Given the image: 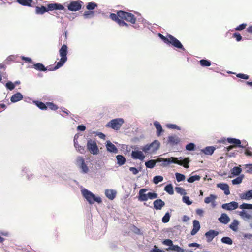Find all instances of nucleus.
Masks as SVG:
<instances>
[{"instance_id":"1","label":"nucleus","mask_w":252,"mask_h":252,"mask_svg":"<svg viewBox=\"0 0 252 252\" xmlns=\"http://www.w3.org/2000/svg\"><path fill=\"white\" fill-rule=\"evenodd\" d=\"M109 17L121 27L128 26V24L124 20L131 24H135L136 21V18L132 13L123 10L118 11L117 14L111 13Z\"/></svg>"},{"instance_id":"2","label":"nucleus","mask_w":252,"mask_h":252,"mask_svg":"<svg viewBox=\"0 0 252 252\" xmlns=\"http://www.w3.org/2000/svg\"><path fill=\"white\" fill-rule=\"evenodd\" d=\"M179 158L180 159L178 160V158L175 157H171L165 159L163 158H158L156 161L151 159L146 162L145 165L147 168H153L155 166L157 162H161L163 161L165 162H167L168 164L174 163L179 165L183 166L186 168H189V163L190 161L189 158H186L183 160L182 159V157H180Z\"/></svg>"},{"instance_id":"3","label":"nucleus","mask_w":252,"mask_h":252,"mask_svg":"<svg viewBox=\"0 0 252 252\" xmlns=\"http://www.w3.org/2000/svg\"><path fill=\"white\" fill-rule=\"evenodd\" d=\"M81 192L83 197L87 200L89 204H92L95 202H96L98 203L102 202V200L100 197H96L94 194L87 189H82Z\"/></svg>"},{"instance_id":"4","label":"nucleus","mask_w":252,"mask_h":252,"mask_svg":"<svg viewBox=\"0 0 252 252\" xmlns=\"http://www.w3.org/2000/svg\"><path fill=\"white\" fill-rule=\"evenodd\" d=\"M148 190L146 189H142L139 191V195L138 197V200L140 201H147L149 198L150 199H153L158 197V194L154 192H149L147 194H145Z\"/></svg>"},{"instance_id":"5","label":"nucleus","mask_w":252,"mask_h":252,"mask_svg":"<svg viewBox=\"0 0 252 252\" xmlns=\"http://www.w3.org/2000/svg\"><path fill=\"white\" fill-rule=\"evenodd\" d=\"M124 123V121L122 118L114 119L108 122L106 126L115 130H119Z\"/></svg>"},{"instance_id":"6","label":"nucleus","mask_w":252,"mask_h":252,"mask_svg":"<svg viewBox=\"0 0 252 252\" xmlns=\"http://www.w3.org/2000/svg\"><path fill=\"white\" fill-rule=\"evenodd\" d=\"M67 46L63 44L59 50L60 55L61 57L60 61L58 62V66H62L67 61Z\"/></svg>"},{"instance_id":"7","label":"nucleus","mask_w":252,"mask_h":252,"mask_svg":"<svg viewBox=\"0 0 252 252\" xmlns=\"http://www.w3.org/2000/svg\"><path fill=\"white\" fill-rule=\"evenodd\" d=\"M87 148L92 154L97 155L99 153V149L96 142L92 139L88 140Z\"/></svg>"},{"instance_id":"8","label":"nucleus","mask_w":252,"mask_h":252,"mask_svg":"<svg viewBox=\"0 0 252 252\" xmlns=\"http://www.w3.org/2000/svg\"><path fill=\"white\" fill-rule=\"evenodd\" d=\"M166 44L171 45L178 49H182L183 50H185L184 47L180 41L170 34H168V39Z\"/></svg>"},{"instance_id":"9","label":"nucleus","mask_w":252,"mask_h":252,"mask_svg":"<svg viewBox=\"0 0 252 252\" xmlns=\"http://www.w3.org/2000/svg\"><path fill=\"white\" fill-rule=\"evenodd\" d=\"M83 2L81 1H72L68 5V9L71 11H78L81 9Z\"/></svg>"},{"instance_id":"10","label":"nucleus","mask_w":252,"mask_h":252,"mask_svg":"<svg viewBox=\"0 0 252 252\" xmlns=\"http://www.w3.org/2000/svg\"><path fill=\"white\" fill-rule=\"evenodd\" d=\"M76 162L78 166L81 169L82 173H87L88 172L89 168L82 157L79 156L77 157Z\"/></svg>"},{"instance_id":"11","label":"nucleus","mask_w":252,"mask_h":252,"mask_svg":"<svg viewBox=\"0 0 252 252\" xmlns=\"http://www.w3.org/2000/svg\"><path fill=\"white\" fill-rule=\"evenodd\" d=\"M227 141L228 143L232 144L234 145L235 146L239 148H246V146L248 145V143L246 141L243 142V143L245 144V145L241 144V140L236 138H228Z\"/></svg>"},{"instance_id":"12","label":"nucleus","mask_w":252,"mask_h":252,"mask_svg":"<svg viewBox=\"0 0 252 252\" xmlns=\"http://www.w3.org/2000/svg\"><path fill=\"white\" fill-rule=\"evenodd\" d=\"M238 214L244 221L249 223L252 222V213L250 214L247 211L242 210L238 212Z\"/></svg>"},{"instance_id":"13","label":"nucleus","mask_w":252,"mask_h":252,"mask_svg":"<svg viewBox=\"0 0 252 252\" xmlns=\"http://www.w3.org/2000/svg\"><path fill=\"white\" fill-rule=\"evenodd\" d=\"M239 207L238 203L235 201H232L228 203H224L221 205V208L227 211H232Z\"/></svg>"},{"instance_id":"14","label":"nucleus","mask_w":252,"mask_h":252,"mask_svg":"<svg viewBox=\"0 0 252 252\" xmlns=\"http://www.w3.org/2000/svg\"><path fill=\"white\" fill-rule=\"evenodd\" d=\"M219 235V232L214 230H209L206 232V237L208 242H211L213 239Z\"/></svg>"},{"instance_id":"15","label":"nucleus","mask_w":252,"mask_h":252,"mask_svg":"<svg viewBox=\"0 0 252 252\" xmlns=\"http://www.w3.org/2000/svg\"><path fill=\"white\" fill-rule=\"evenodd\" d=\"M217 187L223 190L225 195L230 194L229 187L227 184L224 183H218L217 184Z\"/></svg>"},{"instance_id":"16","label":"nucleus","mask_w":252,"mask_h":252,"mask_svg":"<svg viewBox=\"0 0 252 252\" xmlns=\"http://www.w3.org/2000/svg\"><path fill=\"white\" fill-rule=\"evenodd\" d=\"M64 7L59 3H51L47 5V11H53L54 10H63Z\"/></svg>"},{"instance_id":"17","label":"nucleus","mask_w":252,"mask_h":252,"mask_svg":"<svg viewBox=\"0 0 252 252\" xmlns=\"http://www.w3.org/2000/svg\"><path fill=\"white\" fill-rule=\"evenodd\" d=\"M131 156L134 159H138L141 160H143L145 158V156L142 152L139 151H133L131 153Z\"/></svg>"},{"instance_id":"18","label":"nucleus","mask_w":252,"mask_h":252,"mask_svg":"<svg viewBox=\"0 0 252 252\" xmlns=\"http://www.w3.org/2000/svg\"><path fill=\"white\" fill-rule=\"evenodd\" d=\"M218 220L222 224H226L230 221V219L226 213H222Z\"/></svg>"},{"instance_id":"19","label":"nucleus","mask_w":252,"mask_h":252,"mask_svg":"<svg viewBox=\"0 0 252 252\" xmlns=\"http://www.w3.org/2000/svg\"><path fill=\"white\" fill-rule=\"evenodd\" d=\"M240 198L242 200H250L252 199V190H249L239 195Z\"/></svg>"},{"instance_id":"20","label":"nucleus","mask_w":252,"mask_h":252,"mask_svg":"<svg viewBox=\"0 0 252 252\" xmlns=\"http://www.w3.org/2000/svg\"><path fill=\"white\" fill-rule=\"evenodd\" d=\"M180 141V138L177 136H170L168 138V143L171 146L177 145Z\"/></svg>"},{"instance_id":"21","label":"nucleus","mask_w":252,"mask_h":252,"mask_svg":"<svg viewBox=\"0 0 252 252\" xmlns=\"http://www.w3.org/2000/svg\"><path fill=\"white\" fill-rule=\"evenodd\" d=\"M154 207L156 210H160L165 205V203L160 199L155 200L153 202Z\"/></svg>"},{"instance_id":"22","label":"nucleus","mask_w":252,"mask_h":252,"mask_svg":"<svg viewBox=\"0 0 252 252\" xmlns=\"http://www.w3.org/2000/svg\"><path fill=\"white\" fill-rule=\"evenodd\" d=\"M193 229L191 231V234L194 235L197 233L200 228L199 222L197 220H194L193 221Z\"/></svg>"},{"instance_id":"23","label":"nucleus","mask_w":252,"mask_h":252,"mask_svg":"<svg viewBox=\"0 0 252 252\" xmlns=\"http://www.w3.org/2000/svg\"><path fill=\"white\" fill-rule=\"evenodd\" d=\"M106 148L107 150L110 152L117 153L118 152V150L116 147L110 141H107Z\"/></svg>"},{"instance_id":"24","label":"nucleus","mask_w":252,"mask_h":252,"mask_svg":"<svg viewBox=\"0 0 252 252\" xmlns=\"http://www.w3.org/2000/svg\"><path fill=\"white\" fill-rule=\"evenodd\" d=\"M149 145L151 147V151L155 152L159 149L160 144L158 140H156Z\"/></svg>"},{"instance_id":"25","label":"nucleus","mask_w":252,"mask_h":252,"mask_svg":"<svg viewBox=\"0 0 252 252\" xmlns=\"http://www.w3.org/2000/svg\"><path fill=\"white\" fill-rule=\"evenodd\" d=\"M105 194L108 198L110 200H113L116 196V192L115 190L112 189H106Z\"/></svg>"},{"instance_id":"26","label":"nucleus","mask_w":252,"mask_h":252,"mask_svg":"<svg viewBox=\"0 0 252 252\" xmlns=\"http://www.w3.org/2000/svg\"><path fill=\"white\" fill-rule=\"evenodd\" d=\"M74 146L76 148V150L78 152L81 154H84L85 153V147L81 146L79 145L78 143V141L77 139L76 138V137H74Z\"/></svg>"},{"instance_id":"27","label":"nucleus","mask_w":252,"mask_h":252,"mask_svg":"<svg viewBox=\"0 0 252 252\" xmlns=\"http://www.w3.org/2000/svg\"><path fill=\"white\" fill-rule=\"evenodd\" d=\"M154 126L157 129V135L158 136H159L161 135L162 133L163 132V130L162 129V126L158 122L156 121L154 123Z\"/></svg>"},{"instance_id":"28","label":"nucleus","mask_w":252,"mask_h":252,"mask_svg":"<svg viewBox=\"0 0 252 252\" xmlns=\"http://www.w3.org/2000/svg\"><path fill=\"white\" fill-rule=\"evenodd\" d=\"M23 98V95L20 93H17L12 95L11 97L10 100L12 102H16L18 101L22 100Z\"/></svg>"},{"instance_id":"29","label":"nucleus","mask_w":252,"mask_h":252,"mask_svg":"<svg viewBox=\"0 0 252 252\" xmlns=\"http://www.w3.org/2000/svg\"><path fill=\"white\" fill-rule=\"evenodd\" d=\"M241 172L242 169L239 166H235L231 170V174L233 177L239 175Z\"/></svg>"},{"instance_id":"30","label":"nucleus","mask_w":252,"mask_h":252,"mask_svg":"<svg viewBox=\"0 0 252 252\" xmlns=\"http://www.w3.org/2000/svg\"><path fill=\"white\" fill-rule=\"evenodd\" d=\"M33 68L38 71H45L47 70V68L41 63H37L33 64Z\"/></svg>"},{"instance_id":"31","label":"nucleus","mask_w":252,"mask_h":252,"mask_svg":"<svg viewBox=\"0 0 252 252\" xmlns=\"http://www.w3.org/2000/svg\"><path fill=\"white\" fill-rule=\"evenodd\" d=\"M239 224V222L237 220H234L230 224L229 227L234 231H237L238 230V226Z\"/></svg>"},{"instance_id":"32","label":"nucleus","mask_w":252,"mask_h":252,"mask_svg":"<svg viewBox=\"0 0 252 252\" xmlns=\"http://www.w3.org/2000/svg\"><path fill=\"white\" fill-rule=\"evenodd\" d=\"M116 158L117 160V163L120 166L124 164L126 162V160L125 158L121 155H117L116 156Z\"/></svg>"},{"instance_id":"33","label":"nucleus","mask_w":252,"mask_h":252,"mask_svg":"<svg viewBox=\"0 0 252 252\" xmlns=\"http://www.w3.org/2000/svg\"><path fill=\"white\" fill-rule=\"evenodd\" d=\"M244 178V175L243 174L239 175L238 177H236L234 179L232 180V183L233 185H238L242 183L243 178Z\"/></svg>"},{"instance_id":"34","label":"nucleus","mask_w":252,"mask_h":252,"mask_svg":"<svg viewBox=\"0 0 252 252\" xmlns=\"http://www.w3.org/2000/svg\"><path fill=\"white\" fill-rule=\"evenodd\" d=\"M221 242L222 243L226 244L227 245H231L233 244L232 239L227 236L223 237L221 239Z\"/></svg>"},{"instance_id":"35","label":"nucleus","mask_w":252,"mask_h":252,"mask_svg":"<svg viewBox=\"0 0 252 252\" xmlns=\"http://www.w3.org/2000/svg\"><path fill=\"white\" fill-rule=\"evenodd\" d=\"M216 148L215 146H207L206 147V155H212Z\"/></svg>"},{"instance_id":"36","label":"nucleus","mask_w":252,"mask_h":252,"mask_svg":"<svg viewBox=\"0 0 252 252\" xmlns=\"http://www.w3.org/2000/svg\"><path fill=\"white\" fill-rule=\"evenodd\" d=\"M20 4L23 6H30L32 2V0H16Z\"/></svg>"},{"instance_id":"37","label":"nucleus","mask_w":252,"mask_h":252,"mask_svg":"<svg viewBox=\"0 0 252 252\" xmlns=\"http://www.w3.org/2000/svg\"><path fill=\"white\" fill-rule=\"evenodd\" d=\"M47 11V8L44 6H41V7L37 6L36 7V13L37 14H43Z\"/></svg>"},{"instance_id":"38","label":"nucleus","mask_w":252,"mask_h":252,"mask_svg":"<svg viewBox=\"0 0 252 252\" xmlns=\"http://www.w3.org/2000/svg\"><path fill=\"white\" fill-rule=\"evenodd\" d=\"M239 208L242 210H252V204L243 203L239 206Z\"/></svg>"},{"instance_id":"39","label":"nucleus","mask_w":252,"mask_h":252,"mask_svg":"<svg viewBox=\"0 0 252 252\" xmlns=\"http://www.w3.org/2000/svg\"><path fill=\"white\" fill-rule=\"evenodd\" d=\"M173 250L177 252H184V251L183 248L176 245H173L172 247H169L167 249V250Z\"/></svg>"},{"instance_id":"40","label":"nucleus","mask_w":252,"mask_h":252,"mask_svg":"<svg viewBox=\"0 0 252 252\" xmlns=\"http://www.w3.org/2000/svg\"><path fill=\"white\" fill-rule=\"evenodd\" d=\"M164 190L166 191L170 195H173L174 194V190L172 185L170 184L167 185L164 188Z\"/></svg>"},{"instance_id":"41","label":"nucleus","mask_w":252,"mask_h":252,"mask_svg":"<svg viewBox=\"0 0 252 252\" xmlns=\"http://www.w3.org/2000/svg\"><path fill=\"white\" fill-rule=\"evenodd\" d=\"M34 103L36 104V105L40 109H41V110H46L47 109L46 103L45 104L43 102L39 101H34Z\"/></svg>"},{"instance_id":"42","label":"nucleus","mask_w":252,"mask_h":252,"mask_svg":"<svg viewBox=\"0 0 252 252\" xmlns=\"http://www.w3.org/2000/svg\"><path fill=\"white\" fill-rule=\"evenodd\" d=\"M97 6V5L96 3L94 2H89L87 5L86 8L88 10H93L95 9Z\"/></svg>"},{"instance_id":"43","label":"nucleus","mask_w":252,"mask_h":252,"mask_svg":"<svg viewBox=\"0 0 252 252\" xmlns=\"http://www.w3.org/2000/svg\"><path fill=\"white\" fill-rule=\"evenodd\" d=\"M47 108H49L52 110H56L58 109V106L52 102L46 103Z\"/></svg>"},{"instance_id":"44","label":"nucleus","mask_w":252,"mask_h":252,"mask_svg":"<svg viewBox=\"0 0 252 252\" xmlns=\"http://www.w3.org/2000/svg\"><path fill=\"white\" fill-rule=\"evenodd\" d=\"M217 196L214 194H211L209 196L206 197V203H209L215 200Z\"/></svg>"},{"instance_id":"45","label":"nucleus","mask_w":252,"mask_h":252,"mask_svg":"<svg viewBox=\"0 0 252 252\" xmlns=\"http://www.w3.org/2000/svg\"><path fill=\"white\" fill-rule=\"evenodd\" d=\"M200 178V177L198 175L192 176L188 179V182L189 183H193L195 181L199 180Z\"/></svg>"},{"instance_id":"46","label":"nucleus","mask_w":252,"mask_h":252,"mask_svg":"<svg viewBox=\"0 0 252 252\" xmlns=\"http://www.w3.org/2000/svg\"><path fill=\"white\" fill-rule=\"evenodd\" d=\"M163 178L161 176H156L153 178V182L155 184H158L159 182L162 181Z\"/></svg>"},{"instance_id":"47","label":"nucleus","mask_w":252,"mask_h":252,"mask_svg":"<svg viewBox=\"0 0 252 252\" xmlns=\"http://www.w3.org/2000/svg\"><path fill=\"white\" fill-rule=\"evenodd\" d=\"M176 178L178 182H181L185 179V176L181 173H176L175 174Z\"/></svg>"},{"instance_id":"48","label":"nucleus","mask_w":252,"mask_h":252,"mask_svg":"<svg viewBox=\"0 0 252 252\" xmlns=\"http://www.w3.org/2000/svg\"><path fill=\"white\" fill-rule=\"evenodd\" d=\"M175 190L178 193L181 195H186V190L182 187H176Z\"/></svg>"},{"instance_id":"49","label":"nucleus","mask_w":252,"mask_h":252,"mask_svg":"<svg viewBox=\"0 0 252 252\" xmlns=\"http://www.w3.org/2000/svg\"><path fill=\"white\" fill-rule=\"evenodd\" d=\"M170 218V215L168 212L165 213V215L162 219V221L163 223H167L169 222Z\"/></svg>"},{"instance_id":"50","label":"nucleus","mask_w":252,"mask_h":252,"mask_svg":"<svg viewBox=\"0 0 252 252\" xmlns=\"http://www.w3.org/2000/svg\"><path fill=\"white\" fill-rule=\"evenodd\" d=\"M162 244L168 246L170 247H172V246L173 245L172 241L169 239H165L162 241Z\"/></svg>"},{"instance_id":"51","label":"nucleus","mask_w":252,"mask_h":252,"mask_svg":"<svg viewBox=\"0 0 252 252\" xmlns=\"http://www.w3.org/2000/svg\"><path fill=\"white\" fill-rule=\"evenodd\" d=\"M6 88L10 90H12L15 88V85L11 81H8L5 85Z\"/></svg>"},{"instance_id":"52","label":"nucleus","mask_w":252,"mask_h":252,"mask_svg":"<svg viewBox=\"0 0 252 252\" xmlns=\"http://www.w3.org/2000/svg\"><path fill=\"white\" fill-rule=\"evenodd\" d=\"M142 150L145 153H154V152H152L151 151V147H150L149 146V144H147L146 145H145V146H144L142 148Z\"/></svg>"},{"instance_id":"53","label":"nucleus","mask_w":252,"mask_h":252,"mask_svg":"<svg viewBox=\"0 0 252 252\" xmlns=\"http://www.w3.org/2000/svg\"><path fill=\"white\" fill-rule=\"evenodd\" d=\"M183 201L188 205L192 204V202L190 201L189 198L188 196H184L183 197Z\"/></svg>"},{"instance_id":"54","label":"nucleus","mask_w":252,"mask_h":252,"mask_svg":"<svg viewBox=\"0 0 252 252\" xmlns=\"http://www.w3.org/2000/svg\"><path fill=\"white\" fill-rule=\"evenodd\" d=\"M194 147L195 145L192 143H190L186 145V149L188 151H192L194 150Z\"/></svg>"},{"instance_id":"55","label":"nucleus","mask_w":252,"mask_h":252,"mask_svg":"<svg viewBox=\"0 0 252 252\" xmlns=\"http://www.w3.org/2000/svg\"><path fill=\"white\" fill-rule=\"evenodd\" d=\"M236 76L239 78L245 80L248 79L249 78V75L243 73H238V74L236 75Z\"/></svg>"},{"instance_id":"56","label":"nucleus","mask_w":252,"mask_h":252,"mask_svg":"<svg viewBox=\"0 0 252 252\" xmlns=\"http://www.w3.org/2000/svg\"><path fill=\"white\" fill-rule=\"evenodd\" d=\"M246 168H247L246 172L248 173H252V164H247L245 165Z\"/></svg>"},{"instance_id":"57","label":"nucleus","mask_w":252,"mask_h":252,"mask_svg":"<svg viewBox=\"0 0 252 252\" xmlns=\"http://www.w3.org/2000/svg\"><path fill=\"white\" fill-rule=\"evenodd\" d=\"M233 37L236 38L237 41H240L242 39V37L241 34L238 32H235L233 34Z\"/></svg>"},{"instance_id":"58","label":"nucleus","mask_w":252,"mask_h":252,"mask_svg":"<svg viewBox=\"0 0 252 252\" xmlns=\"http://www.w3.org/2000/svg\"><path fill=\"white\" fill-rule=\"evenodd\" d=\"M61 67V66H58V62L55 66L53 67L52 65H50L48 67H47L46 68H47V70L49 71H54V70H56L59 69Z\"/></svg>"},{"instance_id":"59","label":"nucleus","mask_w":252,"mask_h":252,"mask_svg":"<svg viewBox=\"0 0 252 252\" xmlns=\"http://www.w3.org/2000/svg\"><path fill=\"white\" fill-rule=\"evenodd\" d=\"M158 36L160 39H162L163 41L166 44L168 39V34L166 36H164L162 34L159 33Z\"/></svg>"},{"instance_id":"60","label":"nucleus","mask_w":252,"mask_h":252,"mask_svg":"<svg viewBox=\"0 0 252 252\" xmlns=\"http://www.w3.org/2000/svg\"><path fill=\"white\" fill-rule=\"evenodd\" d=\"M246 26H247L246 24H245V23L241 24L239 25L238 26H237L235 28V30H237V31L242 30L246 28Z\"/></svg>"},{"instance_id":"61","label":"nucleus","mask_w":252,"mask_h":252,"mask_svg":"<svg viewBox=\"0 0 252 252\" xmlns=\"http://www.w3.org/2000/svg\"><path fill=\"white\" fill-rule=\"evenodd\" d=\"M246 150L245 151V154L248 156L252 157V153L249 150L250 149L249 147L245 148Z\"/></svg>"},{"instance_id":"62","label":"nucleus","mask_w":252,"mask_h":252,"mask_svg":"<svg viewBox=\"0 0 252 252\" xmlns=\"http://www.w3.org/2000/svg\"><path fill=\"white\" fill-rule=\"evenodd\" d=\"M93 13V12H92V11H85L83 15L85 18H88L89 17V15Z\"/></svg>"},{"instance_id":"63","label":"nucleus","mask_w":252,"mask_h":252,"mask_svg":"<svg viewBox=\"0 0 252 252\" xmlns=\"http://www.w3.org/2000/svg\"><path fill=\"white\" fill-rule=\"evenodd\" d=\"M129 170L132 172L134 175H136L138 173V170L135 167H130Z\"/></svg>"},{"instance_id":"64","label":"nucleus","mask_w":252,"mask_h":252,"mask_svg":"<svg viewBox=\"0 0 252 252\" xmlns=\"http://www.w3.org/2000/svg\"><path fill=\"white\" fill-rule=\"evenodd\" d=\"M167 127H168L169 128L179 129V128L175 124H168L167 125Z\"/></svg>"}]
</instances>
